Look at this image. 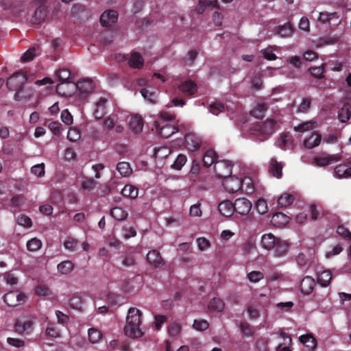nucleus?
Instances as JSON below:
<instances>
[{
    "label": "nucleus",
    "instance_id": "nucleus-1",
    "mask_svg": "<svg viewBox=\"0 0 351 351\" xmlns=\"http://www.w3.org/2000/svg\"><path fill=\"white\" fill-rule=\"evenodd\" d=\"M154 126L158 134L165 138L170 137L180 130L178 121H176L175 114L167 112H160L159 119L154 121Z\"/></svg>",
    "mask_w": 351,
    "mask_h": 351
},
{
    "label": "nucleus",
    "instance_id": "nucleus-2",
    "mask_svg": "<svg viewBox=\"0 0 351 351\" xmlns=\"http://www.w3.org/2000/svg\"><path fill=\"white\" fill-rule=\"evenodd\" d=\"M141 312L136 308H130L128 310L126 318V326L124 332L126 336L130 338H139L143 335L140 328Z\"/></svg>",
    "mask_w": 351,
    "mask_h": 351
},
{
    "label": "nucleus",
    "instance_id": "nucleus-3",
    "mask_svg": "<svg viewBox=\"0 0 351 351\" xmlns=\"http://www.w3.org/2000/svg\"><path fill=\"white\" fill-rule=\"evenodd\" d=\"M27 80V75L22 71L15 72L7 80L8 88L16 92L14 95L16 100H21L28 97L27 95L23 94V86Z\"/></svg>",
    "mask_w": 351,
    "mask_h": 351
},
{
    "label": "nucleus",
    "instance_id": "nucleus-4",
    "mask_svg": "<svg viewBox=\"0 0 351 351\" xmlns=\"http://www.w3.org/2000/svg\"><path fill=\"white\" fill-rule=\"evenodd\" d=\"M233 164L229 160H219L214 165V172L217 177L226 179L231 176Z\"/></svg>",
    "mask_w": 351,
    "mask_h": 351
},
{
    "label": "nucleus",
    "instance_id": "nucleus-5",
    "mask_svg": "<svg viewBox=\"0 0 351 351\" xmlns=\"http://www.w3.org/2000/svg\"><path fill=\"white\" fill-rule=\"evenodd\" d=\"M25 295L18 291H10L3 296V301L8 306H18L25 301Z\"/></svg>",
    "mask_w": 351,
    "mask_h": 351
},
{
    "label": "nucleus",
    "instance_id": "nucleus-6",
    "mask_svg": "<svg viewBox=\"0 0 351 351\" xmlns=\"http://www.w3.org/2000/svg\"><path fill=\"white\" fill-rule=\"evenodd\" d=\"M342 158L340 154H326L323 156H315L313 159V164L318 167H326L330 163L336 162Z\"/></svg>",
    "mask_w": 351,
    "mask_h": 351
},
{
    "label": "nucleus",
    "instance_id": "nucleus-7",
    "mask_svg": "<svg viewBox=\"0 0 351 351\" xmlns=\"http://www.w3.org/2000/svg\"><path fill=\"white\" fill-rule=\"evenodd\" d=\"M223 186L230 193H234L241 189V179L237 176H229L223 181Z\"/></svg>",
    "mask_w": 351,
    "mask_h": 351
},
{
    "label": "nucleus",
    "instance_id": "nucleus-8",
    "mask_svg": "<svg viewBox=\"0 0 351 351\" xmlns=\"http://www.w3.org/2000/svg\"><path fill=\"white\" fill-rule=\"evenodd\" d=\"M76 91L79 92V95L82 99H85L92 93L94 86L93 81L86 79L75 83Z\"/></svg>",
    "mask_w": 351,
    "mask_h": 351
},
{
    "label": "nucleus",
    "instance_id": "nucleus-9",
    "mask_svg": "<svg viewBox=\"0 0 351 351\" xmlns=\"http://www.w3.org/2000/svg\"><path fill=\"white\" fill-rule=\"evenodd\" d=\"M56 92L65 97H71L76 93L75 82H60L56 86Z\"/></svg>",
    "mask_w": 351,
    "mask_h": 351
},
{
    "label": "nucleus",
    "instance_id": "nucleus-10",
    "mask_svg": "<svg viewBox=\"0 0 351 351\" xmlns=\"http://www.w3.org/2000/svg\"><path fill=\"white\" fill-rule=\"evenodd\" d=\"M235 212L240 215H246L252 209V202L246 198H237L234 201Z\"/></svg>",
    "mask_w": 351,
    "mask_h": 351
},
{
    "label": "nucleus",
    "instance_id": "nucleus-11",
    "mask_svg": "<svg viewBox=\"0 0 351 351\" xmlns=\"http://www.w3.org/2000/svg\"><path fill=\"white\" fill-rule=\"evenodd\" d=\"M276 122L273 119H267L265 121L255 126V130L266 136L271 135L275 130Z\"/></svg>",
    "mask_w": 351,
    "mask_h": 351
},
{
    "label": "nucleus",
    "instance_id": "nucleus-12",
    "mask_svg": "<svg viewBox=\"0 0 351 351\" xmlns=\"http://www.w3.org/2000/svg\"><path fill=\"white\" fill-rule=\"evenodd\" d=\"M202 144L200 138L193 133L187 134L184 138V145L186 148L191 152L197 150Z\"/></svg>",
    "mask_w": 351,
    "mask_h": 351
},
{
    "label": "nucleus",
    "instance_id": "nucleus-13",
    "mask_svg": "<svg viewBox=\"0 0 351 351\" xmlns=\"http://www.w3.org/2000/svg\"><path fill=\"white\" fill-rule=\"evenodd\" d=\"M33 325L34 323L32 320L26 319L22 321L17 319L14 324V330L20 335H28L32 332Z\"/></svg>",
    "mask_w": 351,
    "mask_h": 351
},
{
    "label": "nucleus",
    "instance_id": "nucleus-14",
    "mask_svg": "<svg viewBox=\"0 0 351 351\" xmlns=\"http://www.w3.org/2000/svg\"><path fill=\"white\" fill-rule=\"evenodd\" d=\"M118 13L117 11L110 10L105 11L100 16V23L102 26L110 27L117 22Z\"/></svg>",
    "mask_w": 351,
    "mask_h": 351
},
{
    "label": "nucleus",
    "instance_id": "nucleus-15",
    "mask_svg": "<svg viewBox=\"0 0 351 351\" xmlns=\"http://www.w3.org/2000/svg\"><path fill=\"white\" fill-rule=\"evenodd\" d=\"M334 173L338 178H347L351 176V161H347L336 166Z\"/></svg>",
    "mask_w": 351,
    "mask_h": 351
},
{
    "label": "nucleus",
    "instance_id": "nucleus-16",
    "mask_svg": "<svg viewBox=\"0 0 351 351\" xmlns=\"http://www.w3.org/2000/svg\"><path fill=\"white\" fill-rule=\"evenodd\" d=\"M147 262L155 267H160L165 265V261L160 256V252L156 250H150L147 256Z\"/></svg>",
    "mask_w": 351,
    "mask_h": 351
},
{
    "label": "nucleus",
    "instance_id": "nucleus-17",
    "mask_svg": "<svg viewBox=\"0 0 351 351\" xmlns=\"http://www.w3.org/2000/svg\"><path fill=\"white\" fill-rule=\"evenodd\" d=\"M107 102H108V99L106 98L101 97L95 103L93 114L96 119H101L107 113V112H106Z\"/></svg>",
    "mask_w": 351,
    "mask_h": 351
},
{
    "label": "nucleus",
    "instance_id": "nucleus-18",
    "mask_svg": "<svg viewBox=\"0 0 351 351\" xmlns=\"http://www.w3.org/2000/svg\"><path fill=\"white\" fill-rule=\"evenodd\" d=\"M179 90L186 96L193 95L197 90V84L191 80H186L178 87Z\"/></svg>",
    "mask_w": 351,
    "mask_h": 351
},
{
    "label": "nucleus",
    "instance_id": "nucleus-19",
    "mask_svg": "<svg viewBox=\"0 0 351 351\" xmlns=\"http://www.w3.org/2000/svg\"><path fill=\"white\" fill-rule=\"evenodd\" d=\"M47 8L45 4H40L35 10L34 14L32 17L31 22L33 24H40L47 16Z\"/></svg>",
    "mask_w": 351,
    "mask_h": 351
},
{
    "label": "nucleus",
    "instance_id": "nucleus-20",
    "mask_svg": "<svg viewBox=\"0 0 351 351\" xmlns=\"http://www.w3.org/2000/svg\"><path fill=\"white\" fill-rule=\"evenodd\" d=\"M315 282L311 276H305L300 282V291L304 295H308L313 292Z\"/></svg>",
    "mask_w": 351,
    "mask_h": 351
},
{
    "label": "nucleus",
    "instance_id": "nucleus-21",
    "mask_svg": "<svg viewBox=\"0 0 351 351\" xmlns=\"http://www.w3.org/2000/svg\"><path fill=\"white\" fill-rule=\"evenodd\" d=\"M219 212L225 217H230L233 215L234 210V204L230 200H225L218 205Z\"/></svg>",
    "mask_w": 351,
    "mask_h": 351
},
{
    "label": "nucleus",
    "instance_id": "nucleus-22",
    "mask_svg": "<svg viewBox=\"0 0 351 351\" xmlns=\"http://www.w3.org/2000/svg\"><path fill=\"white\" fill-rule=\"evenodd\" d=\"M278 239L271 233L264 234L261 237V245L263 248L270 250L274 248Z\"/></svg>",
    "mask_w": 351,
    "mask_h": 351
},
{
    "label": "nucleus",
    "instance_id": "nucleus-23",
    "mask_svg": "<svg viewBox=\"0 0 351 351\" xmlns=\"http://www.w3.org/2000/svg\"><path fill=\"white\" fill-rule=\"evenodd\" d=\"M130 129L135 134L140 133L143 130V121L138 115H134L131 117L129 122Z\"/></svg>",
    "mask_w": 351,
    "mask_h": 351
},
{
    "label": "nucleus",
    "instance_id": "nucleus-24",
    "mask_svg": "<svg viewBox=\"0 0 351 351\" xmlns=\"http://www.w3.org/2000/svg\"><path fill=\"white\" fill-rule=\"evenodd\" d=\"M321 140L322 136L317 132H313L308 138L304 140V146L308 149H313L319 145Z\"/></svg>",
    "mask_w": 351,
    "mask_h": 351
},
{
    "label": "nucleus",
    "instance_id": "nucleus-25",
    "mask_svg": "<svg viewBox=\"0 0 351 351\" xmlns=\"http://www.w3.org/2000/svg\"><path fill=\"white\" fill-rule=\"evenodd\" d=\"M144 64V59L138 52H133L128 60V64L130 67L134 69H141Z\"/></svg>",
    "mask_w": 351,
    "mask_h": 351
},
{
    "label": "nucleus",
    "instance_id": "nucleus-26",
    "mask_svg": "<svg viewBox=\"0 0 351 351\" xmlns=\"http://www.w3.org/2000/svg\"><path fill=\"white\" fill-rule=\"evenodd\" d=\"M350 117L351 105L349 103H345L338 112V119L339 121L346 123L350 119Z\"/></svg>",
    "mask_w": 351,
    "mask_h": 351
},
{
    "label": "nucleus",
    "instance_id": "nucleus-27",
    "mask_svg": "<svg viewBox=\"0 0 351 351\" xmlns=\"http://www.w3.org/2000/svg\"><path fill=\"white\" fill-rule=\"evenodd\" d=\"M216 152L212 149L207 150L203 157L204 166L208 167L215 164L218 160Z\"/></svg>",
    "mask_w": 351,
    "mask_h": 351
},
{
    "label": "nucleus",
    "instance_id": "nucleus-28",
    "mask_svg": "<svg viewBox=\"0 0 351 351\" xmlns=\"http://www.w3.org/2000/svg\"><path fill=\"white\" fill-rule=\"evenodd\" d=\"M280 335L285 342L279 344L276 347V351H292L291 346V343L292 341L291 338L282 331L280 332Z\"/></svg>",
    "mask_w": 351,
    "mask_h": 351
},
{
    "label": "nucleus",
    "instance_id": "nucleus-29",
    "mask_svg": "<svg viewBox=\"0 0 351 351\" xmlns=\"http://www.w3.org/2000/svg\"><path fill=\"white\" fill-rule=\"evenodd\" d=\"M300 341L311 350H313L317 346V341L312 335H301L299 337Z\"/></svg>",
    "mask_w": 351,
    "mask_h": 351
},
{
    "label": "nucleus",
    "instance_id": "nucleus-30",
    "mask_svg": "<svg viewBox=\"0 0 351 351\" xmlns=\"http://www.w3.org/2000/svg\"><path fill=\"white\" fill-rule=\"evenodd\" d=\"M282 165L278 162L276 159L272 158L270 162V173L277 178H280L282 176Z\"/></svg>",
    "mask_w": 351,
    "mask_h": 351
},
{
    "label": "nucleus",
    "instance_id": "nucleus-31",
    "mask_svg": "<svg viewBox=\"0 0 351 351\" xmlns=\"http://www.w3.org/2000/svg\"><path fill=\"white\" fill-rule=\"evenodd\" d=\"M340 40V36H325L321 37L317 40V46L322 47L324 45H330L337 43Z\"/></svg>",
    "mask_w": 351,
    "mask_h": 351
},
{
    "label": "nucleus",
    "instance_id": "nucleus-32",
    "mask_svg": "<svg viewBox=\"0 0 351 351\" xmlns=\"http://www.w3.org/2000/svg\"><path fill=\"white\" fill-rule=\"evenodd\" d=\"M332 279V274L329 270H324L317 276V282L322 287H327Z\"/></svg>",
    "mask_w": 351,
    "mask_h": 351
},
{
    "label": "nucleus",
    "instance_id": "nucleus-33",
    "mask_svg": "<svg viewBox=\"0 0 351 351\" xmlns=\"http://www.w3.org/2000/svg\"><path fill=\"white\" fill-rule=\"evenodd\" d=\"M121 194L124 197H128L131 199H135L138 194V190L136 187L131 184H126L121 190Z\"/></svg>",
    "mask_w": 351,
    "mask_h": 351
},
{
    "label": "nucleus",
    "instance_id": "nucleus-34",
    "mask_svg": "<svg viewBox=\"0 0 351 351\" xmlns=\"http://www.w3.org/2000/svg\"><path fill=\"white\" fill-rule=\"evenodd\" d=\"M267 109L266 104H258L250 111V114L256 119H261L264 117Z\"/></svg>",
    "mask_w": 351,
    "mask_h": 351
},
{
    "label": "nucleus",
    "instance_id": "nucleus-35",
    "mask_svg": "<svg viewBox=\"0 0 351 351\" xmlns=\"http://www.w3.org/2000/svg\"><path fill=\"white\" fill-rule=\"evenodd\" d=\"M56 75L60 82H74L71 80V71L67 69H60L56 71Z\"/></svg>",
    "mask_w": 351,
    "mask_h": 351
},
{
    "label": "nucleus",
    "instance_id": "nucleus-36",
    "mask_svg": "<svg viewBox=\"0 0 351 351\" xmlns=\"http://www.w3.org/2000/svg\"><path fill=\"white\" fill-rule=\"evenodd\" d=\"M74 268V264L71 261H64L59 263L57 269L61 274H68L71 273Z\"/></svg>",
    "mask_w": 351,
    "mask_h": 351
},
{
    "label": "nucleus",
    "instance_id": "nucleus-37",
    "mask_svg": "<svg viewBox=\"0 0 351 351\" xmlns=\"http://www.w3.org/2000/svg\"><path fill=\"white\" fill-rule=\"evenodd\" d=\"M293 32V28L292 25L289 23H285L282 25H279L277 28L278 34L283 38H287L290 36Z\"/></svg>",
    "mask_w": 351,
    "mask_h": 351
},
{
    "label": "nucleus",
    "instance_id": "nucleus-38",
    "mask_svg": "<svg viewBox=\"0 0 351 351\" xmlns=\"http://www.w3.org/2000/svg\"><path fill=\"white\" fill-rule=\"evenodd\" d=\"M110 215L117 221H121L126 219L128 213L122 208L114 207L110 210Z\"/></svg>",
    "mask_w": 351,
    "mask_h": 351
},
{
    "label": "nucleus",
    "instance_id": "nucleus-39",
    "mask_svg": "<svg viewBox=\"0 0 351 351\" xmlns=\"http://www.w3.org/2000/svg\"><path fill=\"white\" fill-rule=\"evenodd\" d=\"M117 170L122 176L125 177L129 176L132 172L130 164L127 162H119L117 165Z\"/></svg>",
    "mask_w": 351,
    "mask_h": 351
},
{
    "label": "nucleus",
    "instance_id": "nucleus-40",
    "mask_svg": "<svg viewBox=\"0 0 351 351\" xmlns=\"http://www.w3.org/2000/svg\"><path fill=\"white\" fill-rule=\"evenodd\" d=\"M224 306L225 304L223 301L217 298H213L208 304L209 309L217 312H221L223 310Z\"/></svg>",
    "mask_w": 351,
    "mask_h": 351
},
{
    "label": "nucleus",
    "instance_id": "nucleus-41",
    "mask_svg": "<svg viewBox=\"0 0 351 351\" xmlns=\"http://www.w3.org/2000/svg\"><path fill=\"white\" fill-rule=\"evenodd\" d=\"M273 249L274 250L276 256H281L286 254L287 252L288 244L279 239Z\"/></svg>",
    "mask_w": 351,
    "mask_h": 351
},
{
    "label": "nucleus",
    "instance_id": "nucleus-42",
    "mask_svg": "<svg viewBox=\"0 0 351 351\" xmlns=\"http://www.w3.org/2000/svg\"><path fill=\"white\" fill-rule=\"evenodd\" d=\"M294 200V197L290 194H283L278 199L279 207L285 208L291 205Z\"/></svg>",
    "mask_w": 351,
    "mask_h": 351
},
{
    "label": "nucleus",
    "instance_id": "nucleus-43",
    "mask_svg": "<svg viewBox=\"0 0 351 351\" xmlns=\"http://www.w3.org/2000/svg\"><path fill=\"white\" fill-rule=\"evenodd\" d=\"M242 186L241 189L245 193L252 194L254 192V187L252 180L250 178H245L241 180Z\"/></svg>",
    "mask_w": 351,
    "mask_h": 351
},
{
    "label": "nucleus",
    "instance_id": "nucleus-44",
    "mask_svg": "<svg viewBox=\"0 0 351 351\" xmlns=\"http://www.w3.org/2000/svg\"><path fill=\"white\" fill-rule=\"evenodd\" d=\"M239 327L243 336L252 337L255 332V328L247 322H241Z\"/></svg>",
    "mask_w": 351,
    "mask_h": 351
},
{
    "label": "nucleus",
    "instance_id": "nucleus-45",
    "mask_svg": "<svg viewBox=\"0 0 351 351\" xmlns=\"http://www.w3.org/2000/svg\"><path fill=\"white\" fill-rule=\"evenodd\" d=\"M325 65L322 64L320 66L311 67L309 71L311 74L317 79H322L324 77V73H325Z\"/></svg>",
    "mask_w": 351,
    "mask_h": 351
},
{
    "label": "nucleus",
    "instance_id": "nucleus-46",
    "mask_svg": "<svg viewBox=\"0 0 351 351\" xmlns=\"http://www.w3.org/2000/svg\"><path fill=\"white\" fill-rule=\"evenodd\" d=\"M26 245L28 251L36 252L41 247L42 242L36 238H33L27 241Z\"/></svg>",
    "mask_w": 351,
    "mask_h": 351
},
{
    "label": "nucleus",
    "instance_id": "nucleus-47",
    "mask_svg": "<svg viewBox=\"0 0 351 351\" xmlns=\"http://www.w3.org/2000/svg\"><path fill=\"white\" fill-rule=\"evenodd\" d=\"M88 339L92 343H97L101 337V333L95 328L88 330Z\"/></svg>",
    "mask_w": 351,
    "mask_h": 351
},
{
    "label": "nucleus",
    "instance_id": "nucleus-48",
    "mask_svg": "<svg viewBox=\"0 0 351 351\" xmlns=\"http://www.w3.org/2000/svg\"><path fill=\"white\" fill-rule=\"evenodd\" d=\"M187 160V158L184 154H180L173 164L171 165V167L176 170H180L182 167L185 165Z\"/></svg>",
    "mask_w": 351,
    "mask_h": 351
},
{
    "label": "nucleus",
    "instance_id": "nucleus-49",
    "mask_svg": "<svg viewBox=\"0 0 351 351\" xmlns=\"http://www.w3.org/2000/svg\"><path fill=\"white\" fill-rule=\"evenodd\" d=\"M339 16L337 12L327 13L320 12L319 21L322 23H330V21L333 19H338Z\"/></svg>",
    "mask_w": 351,
    "mask_h": 351
},
{
    "label": "nucleus",
    "instance_id": "nucleus-50",
    "mask_svg": "<svg viewBox=\"0 0 351 351\" xmlns=\"http://www.w3.org/2000/svg\"><path fill=\"white\" fill-rule=\"evenodd\" d=\"M224 110L225 106L221 102H213L209 106V111L215 115H218L219 112H223Z\"/></svg>",
    "mask_w": 351,
    "mask_h": 351
},
{
    "label": "nucleus",
    "instance_id": "nucleus-51",
    "mask_svg": "<svg viewBox=\"0 0 351 351\" xmlns=\"http://www.w3.org/2000/svg\"><path fill=\"white\" fill-rule=\"evenodd\" d=\"M31 173L37 176L38 178H41L44 176L45 173V164L42 162L40 164L34 165L31 168Z\"/></svg>",
    "mask_w": 351,
    "mask_h": 351
},
{
    "label": "nucleus",
    "instance_id": "nucleus-52",
    "mask_svg": "<svg viewBox=\"0 0 351 351\" xmlns=\"http://www.w3.org/2000/svg\"><path fill=\"white\" fill-rule=\"evenodd\" d=\"M140 92L141 95L150 103H156L157 96L155 92H149L147 88H142Z\"/></svg>",
    "mask_w": 351,
    "mask_h": 351
},
{
    "label": "nucleus",
    "instance_id": "nucleus-53",
    "mask_svg": "<svg viewBox=\"0 0 351 351\" xmlns=\"http://www.w3.org/2000/svg\"><path fill=\"white\" fill-rule=\"evenodd\" d=\"M250 282L255 283L264 278V274L259 271H252L247 274Z\"/></svg>",
    "mask_w": 351,
    "mask_h": 351
},
{
    "label": "nucleus",
    "instance_id": "nucleus-54",
    "mask_svg": "<svg viewBox=\"0 0 351 351\" xmlns=\"http://www.w3.org/2000/svg\"><path fill=\"white\" fill-rule=\"evenodd\" d=\"M36 54V47H31L22 55L21 60L23 62H29L34 59Z\"/></svg>",
    "mask_w": 351,
    "mask_h": 351
},
{
    "label": "nucleus",
    "instance_id": "nucleus-55",
    "mask_svg": "<svg viewBox=\"0 0 351 351\" xmlns=\"http://www.w3.org/2000/svg\"><path fill=\"white\" fill-rule=\"evenodd\" d=\"M209 326L208 322L205 319H195L193 322V327L199 331H204L206 330Z\"/></svg>",
    "mask_w": 351,
    "mask_h": 351
},
{
    "label": "nucleus",
    "instance_id": "nucleus-56",
    "mask_svg": "<svg viewBox=\"0 0 351 351\" xmlns=\"http://www.w3.org/2000/svg\"><path fill=\"white\" fill-rule=\"evenodd\" d=\"M78 245V241L73 237H69L64 243L66 250L74 251Z\"/></svg>",
    "mask_w": 351,
    "mask_h": 351
},
{
    "label": "nucleus",
    "instance_id": "nucleus-57",
    "mask_svg": "<svg viewBox=\"0 0 351 351\" xmlns=\"http://www.w3.org/2000/svg\"><path fill=\"white\" fill-rule=\"evenodd\" d=\"M17 223L19 225L25 228H29L32 225L31 219L23 214L18 216Z\"/></svg>",
    "mask_w": 351,
    "mask_h": 351
},
{
    "label": "nucleus",
    "instance_id": "nucleus-58",
    "mask_svg": "<svg viewBox=\"0 0 351 351\" xmlns=\"http://www.w3.org/2000/svg\"><path fill=\"white\" fill-rule=\"evenodd\" d=\"M46 333L51 337L56 338L60 336L59 330L55 326L54 324L49 323L48 324L47 328L46 329Z\"/></svg>",
    "mask_w": 351,
    "mask_h": 351
},
{
    "label": "nucleus",
    "instance_id": "nucleus-59",
    "mask_svg": "<svg viewBox=\"0 0 351 351\" xmlns=\"http://www.w3.org/2000/svg\"><path fill=\"white\" fill-rule=\"evenodd\" d=\"M25 202V198L21 195H15L11 199V205L15 208H20Z\"/></svg>",
    "mask_w": 351,
    "mask_h": 351
},
{
    "label": "nucleus",
    "instance_id": "nucleus-60",
    "mask_svg": "<svg viewBox=\"0 0 351 351\" xmlns=\"http://www.w3.org/2000/svg\"><path fill=\"white\" fill-rule=\"evenodd\" d=\"M337 232L346 240H351V232L343 226H339L337 228Z\"/></svg>",
    "mask_w": 351,
    "mask_h": 351
},
{
    "label": "nucleus",
    "instance_id": "nucleus-61",
    "mask_svg": "<svg viewBox=\"0 0 351 351\" xmlns=\"http://www.w3.org/2000/svg\"><path fill=\"white\" fill-rule=\"evenodd\" d=\"M255 208L258 213H265L267 211V202L263 199H259L256 203Z\"/></svg>",
    "mask_w": 351,
    "mask_h": 351
},
{
    "label": "nucleus",
    "instance_id": "nucleus-62",
    "mask_svg": "<svg viewBox=\"0 0 351 351\" xmlns=\"http://www.w3.org/2000/svg\"><path fill=\"white\" fill-rule=\"evenodd\" d=\"M61 119L67 125H71L73 121V116L67 109L62 111Z\"/></svg>",
    "mask_w": 351,
    "mask_h": 351
},
{
    "label": "nucleus",
    "instance_id": "nucleus-63",
    "mask_svg": "<svg viewBox=\"0 0 351 351\" xmlns=\"http://www.w3.org/2000/svg\"><path fill=\"white\" fill-rule=\"evenodd\" d=\"M35 293L38 296H46L50 293V291L47 285H39L36 287Z\"/></svg>",
    "mask_w": 351,
    "mask_h": 351
},
{
    "label": "nucleus",
    "instance_id": "nucleus-64",
    "mask_svg": "<svg viewBox=\"0 0 351 351\" xmlns=\"http://www.w3.org/2000/svg\"><path fill=\"white\" fill-rule=\"evenodd\" d=\"M7 343L15 348H21L25 346V341L19 338L8 337L7 339Z\"/></svg>",
    "mask_w": 351,
    "mask_h": 351
}]
</instances>
